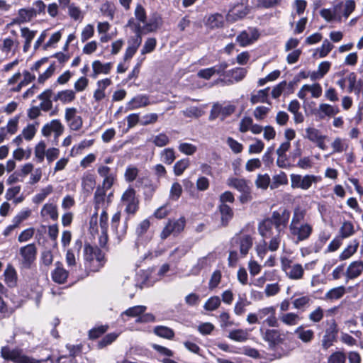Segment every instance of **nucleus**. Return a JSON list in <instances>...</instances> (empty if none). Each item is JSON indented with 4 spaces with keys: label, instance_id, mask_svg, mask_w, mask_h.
<instances>
[{
    "label": "nucleus",
    "instance_id": "nucleus-3",
    "mask_svg": "<svg viewBox=\"0 0 363 363\" xmlns=\"http://www.w3.org/2000/svg\"><path fill=\"white\" fill-rule=\"evenodd\" d=\"M327 328L321 340V345L324 350H328L337 340L338 327L334 319L327 320Z\"/></svg>",
    "mask_w": 363,
    "mask_h": 363
},
{
    "label": "nucleus",
    "instance_id": "nucleus-18",
    "mask_svg": "<svg viewBox=\"0 0 363 363\" xmlns=\"http://www.w3.org/2000/svg\"><path fill=\"white\" fill-rule=\"evenodd\" d=\"M259 37L258 30L255 28H249L248 30L242 31L236 38V41L242 47H245L252 44Z\"/></svg>",
    "mask_w": 363,
    "mask_h": 363
},
{
    "label": "nucleus",
    "instance_id": "nucleus-13",
    "mask_svg": "<svg viewBox=\"0 0 363 363\" xmlns=\"http://www.w3.org/2000/svg\"><path fill=\"white\" fill-rule=\"evenodd\" d=\"M235 107L233 105H227L223 106L219 104H216L212 106L209 119L211 121L215 120L219 116H221V119L223 120L226 117L230 116L235 112Z\"/></svg>",
    "mask_w": 363,
    "mask_h": 363
},
{
    "label": "nucleus",
    "instance_id": "nucleus-52",
    "mask_svg": "<svg viewBox=\"0 0 363 363\" xmlns=\"http://www.w3.org/2000/svg\"><path fill=\"white\" fill-rule=\"evenodd\" d=\"M246 73L247 71L245 68L237 67L228 71L226 76L233 78L235 82H239L245 77Z\"/></svg>",
    "mask_w": 363,
    "mask_h": 363
},
{
    "label": "nucleus",
    "instance_id": "nucleus-5",
    "mask_svg": "<svg viewBox=\"0 0 363 363\" xmlns=\"http://www.w3.org/2000/svg\"><path fill=\"white\" fill-rule=\"evenodd\" d=\"M121 203L125 206V211L128 214H135L138 209V199L135 196V191L128 188L121 196Z\"/></svg>",
    "mask_w": 363,
    "mask_h": 363
},
{
    "label": "nucleus",
    "instance_id": "nucleus-56",
    "mask_svg": "<svg viewBox=\"0 0 363 363\" xmlns=\"http://www.w3.org/2000/svg\"><path fill=\"white\" fill-rule=\"evenodd\" d=\"M270 177L267 174H258L255 181V184L258 188L267 189L270 184Z\"/></svg>",
    "mask_w": 363,
    "mask_h": 363
},
{
    "label": "nucleus",
    "instance_id": "nucleus-44",
    "mask_svg": "<svg viewBox=\"0 0 363 363\" xmlns=\"http://www.w3.org/2000/svg\"><path fill=\"white\" fill-rule=\"evenodd\" d=\"M154 333L159 337L171 340L174 336V333L172 329L166 326H156L154 328Z\"/></svg>",
    "mask_w": 363,
    "mask_h": 363
},
{
    "label": "nucleus",
    "instance_id": "nucleus-40",
    "mask_svg": "<svg viewBox=\"0 0 363 363\" xmlns=\"http://www.w3.org/2000/svg\"><path fill=\"white\" fill-rule=\"evenodd\" d=\"M279 319L282 323L288 326H294L298 324L301 318L294 313H283L280 315Z\"/></svg>",
    "mask_w": 363,
    "mask_h": 363
},
{
    "label": "nucleus",
    "instance_id": "nucleus-21",
    "mask_svg": "<svg viewBox=\"0 0 363 363\" xmlns=\"http://www.w3.org/2000/svg\"><path fill=\"white\" fill-rule=\"evenodd\" d=\"M274 225L269 218L264 219L259 223L258 230L260 235L264 239H269L276 234L274 229Z\"/></svg>",
    "mask_w": 363,
    "mask_h": 363
},
{
    "label": "nucleus",
    "instance_id": "nucleus-15",
    "mask_svg": "<svg viewBox=\"0 0 363 363\" xmlns=\"http://www.w3.org/2000/svg\"><path fill=\"white\" fill-rule=\"evenodd\" d=\"M126 26L129 27L135 34L129 40V45L138 49L142 43L143 28L133 18L128 20Z\"/></svg>",
    "mask_w": 363,
    "mask_h": 363
},
{
    "label": "nucleus",
    "instance_id": "nucleus-7",
    "mask_svg": "<svg viewBox=\"0 0 363 363\" xmlns=\"http://www.w3.org/2000/svg\"><path fill=\"white\" fill-rule=\"evenodd\" d=\"M1 355L5 359H9L16 363H39L34 359L23 355L21 351L18 350H11L7 347H2Z\"/></svg>",
    "mask_w": 363,
    "mask_h": 363
},
{
    "label": "nucleus",
    "instance_id": "nucleus-22",
    "mask_svg": "<svg viewBox=\"0 0 363 363\" xmlns=\"http://www.w3.org/2000/svg\"><path fill=\"white\" fill-rule=\"evenodd\" d=\"M52 91L50 89H45L38 96V99L41 101L40 107L43 111H49L52 108Z\"/></svg>",
    "mask_w": 363,
    "mask_h": 363
},
{
    "label": "nucleus",
    "instance_id": "nucleus-12",
    "mask_svg": "<svg viewBox=\"0 0 363 363\" xmlns=\"http://www.w3.org/2000/svg\"><path fill=\"white\" fill-rule=\"evenodd\" d=\"M245 0H242L240 3L234 5L226 15V20L228 22H235L239 19L244 18L249 13V8Z\"/></svg>",
    "mask_w": 363,
    "mask_h": 363
},
{
    "label": "nucleus",
    "instance_id": "nucleus-59",
    "mask_svg": "<svg viewBox=\"0 0 363 363\" xmlns=\"http://www.w3.org/2000/svg\"><path fill=\"white\" fill-rule=\"evenodd\" d=\"M311 300L307 296H301L300 298H296L293 301L294 307L296 309L303 310L304 308L308 307L310 306Z\"/></svg>",
    "mask_w": 363,
    "mask_h": 363
},
{
    "label": "nucleus",
    "instance_id": "nucleus-27",
    "mask_svg": "<svg viewBox=\"0 0 363 363\" xmlns=\"http://www.w3.org/2000/svg\"><path fill=\"white\" fill-rule=\"evenodd\" d=\"M112 69V63L107 62L105 64L101 63L99 60H95L92 62L93 73L91 74L93 78H96L100 74H107Z\"/></svg>",
    "mask_w": 363,
    "mask_h": 363
},
{
    "label": "nucleus",
    "instance_id": "nucleus-37",
    "mask_svg": "<svg viewBox=\"0 0 363 363\" xmlns=\"http://www.w3.org/2000/svg\"><path fill=\"white\" fill-rule=\"evenodd\" d=\"M147 310V307L145 306L138 305L133 307H130L125 311H123L121 316L123 318V315H126L130 318H137V319L143 314Z\"/></svg>",
    "mask_w": 363,
    "mask_h": 363
},
{
    "label": "nucleus",
    "instance_id": "nucleus-64",
    "mask_svg": "<svg viewBox=\"0 0 363 363\" xmlns=\"http://www.w3.org/2000/svg\"><path fill=\"white\" fill-rule=\"evenodd\" d=\"M333 48V45L329 42L328 40H325L323 42L321 47L317 49L316 52L319 55V57H325Z\"/></svg>",
    "mask_w": 363,
    "mask_h": 363
},
{
    "label": "nucleus",
    "instance_id": "nucleus-1",
    "mask_svg": "<svg viewBox=\"0 0 363 363\" xmlns=\"http://www.w3.org/2000/svg\"><path fill=\"white\" fill-rule=\"evenodd\" d=\"M306 214V211L300 208H296L294 211L289 231L297 242L307 240L313 232L312 225L305 220Z\"/></svg>",
    "mask_w": 363,
    "mask_h": 363
},
{
    "label": "nucleus",
    "instance_id": "nucleus-25",
    "mask_svg": "<svg viewBox=\"0 0 363 363\" xmlns=\"http://www.w3.org/2000/svg\"><path fill=\"white\" fill-rule=\"evenodd\" d=\"M18 17L13 18L10 25L21 24L29 22L34 18V11L30 9H21Z\"/></svg>",
    "mask_w": 363,
    "mask_h": 363
},
{
    "label": "nucleus",
    "instance_id": "nucleus-45",
    "mask_svg": "<svg viewBox=\"0 0 363 363\" xmlns=\"http://www.w3.org/2000/svg\"><path fill=\"white\" fill-rule=\"evenodd\" d=\"M82 185L85 191L90 193L94 189L96 185L94 176L91 174L84 175Z\"/></svg>",
    "mask_w": 363,
    "mask_h": 363
},
{
    "label": "nucleus",
    "instance_id": "nucleus-58",
    "mask_svg": "<svg viewBox=\"0 0 363 363\" xmlns=\"http://www.w3.org/2000/svg\"><path fill=\"white\" fill-rule=\"evenodd\" d=\"M189 159H182L177 161L174 166V172L175 175H181L184 172V170L189 167Z\"/></svg>",
    "mask_w": 363,
    "mask_h": 363
},
{
    "label": "nucleus",
    "instance_id": "nucleus-50",
    "mask_svg": "<svg viewBox=\"0 0 363 363\" xmlns=\"http://www.w3.org/2000/svg\"><path fill=\"white\" fill-rule=\"evenodd\" d=\"M221 301L218 296L210 297L203 306V308L208 311L216 310L220 306Z\"/></svg>",
    "mask_w": 363,
    "mask_h": 363
},
{
    "label": "nucleus",
    "instance_id": "nucleus-62",
    "mask_svg": "<svg viewBox=\"0 0 363 363\" xmlns=\"http://www.w3.org/2000/svg\"><path fill=\"white\" fill-rule=\"evenodd\" d=\"M313 159L309 157H300L296 164V167L301 169H309L313 167Z\"/></svg>",
    "mask_w": 363,
    "mask_h": 363
},
{
    "label": "nucleus",
    "instance_id": "nucleus-49",
    "mask_svg": "<svg viewBox=\"0 0 363 363\" xmlns=\"http://www.w3.org/2000/svg\"><path fill=\"white\" fill-rule=\"evenodd\" d=\"M269 241L267 242L268 250L271 252L277 251L281 242V233L276 232V234L269 238Z\"/></svg>",
    "mask_w": 363,
    "mask_h": 363
},
{
    "label": "nucleus",
    "instance_id": "nucleus-9",
    "mask_svg": "<svg viewBox=\"0 0 363 363\" xmlns=\"http://www.w3.org/2000/svg\"><path fill=\"white\" fill-rule=\"evenodd\" d=\"M84 258L86 262L90 263L96 262V264L94 267H98L102 265L101 262L104 259V255L98 247L86 244L84 249Z\"/></svg>",
    "mask_w": 363,
    "mask_h": 363
},
{
    "label": "nucleus",
    "instance_id": "nucleus-10",
    "mask_svg": "<svg viewBox=\"0 0 363 363\" xmlns=\"http://www.w3.org/2000/svg\"><path fill=\"white\" fill-rule=\"evenodd\" d=\"M290 217V212L286 209H282L277 211H274L270 218L275 230L277 233H281L282 230L286 227Z\"/></svg>",
    "mask_w": 363,
    "mask_h": 363
},
{
    "label": "nucleus",
    "instance_id": "nucleus-48",
    "mask_svg": "<svg viewBox=\"0 0 363 363\" xmlns=\"http://www.w3.org/2000/svg\"><path fill=\"white\" fill-rule=\"evenodd\" d=\"M228 337L234 341L244 342L247 340L248 333L242 329L233 330L230 332Z\"/></svg>",
    "mask_w": 363,
    "mask_h": 363
},
{
    "label": "nucleus",
    "instance_id": "nucleus-38",
    "mask_svg": "<svg viewBox=\"0 0 363 363\" xmlns=\"http://www.w3.org/2000/svg\"><path fill=\"white\" fill-rule=\"evenodd\" d=\"M346 293V289L343 286H337L330 289L325 294V299L326 300H337L341 298Z\"/></svg>",
    "mask_w": 363,
    "mask_h": 363
},
{
    "label": "nucleus",
    "instance_id": "nucleus-4",
    "mask_svg": "<svg viewBox=\"0 0 363 363\" xmlns=\"http://www.w3.org/2000/svg\"><path fill=\"white\" fill-rule=\"evenodd\" d=\"M253 241V238L250 235L240 234L233 238L232 245L235 247H238L240 256L245 257L252 248Z\"/></svg>",
    "mask_w": 363,
    "mask_h": 363
},
{
    "label": "nucleus",
    "instance_id": "nucleus-51",
    "mask_svg": "<svg viewBox=\"0 0 363 363\" xmlns=\"http://www.w3.org/2000/svg\"><path fill=\"white\" fill-rule=\"evenodd\" d=\"M19 43L14 41L10 38H5L3 40L2 45H0V50L4 53H9L12 50L13 48L17 49Z\"/></svg>",
    "mask_w": 363,
    "mask_h": 363
},
{
    "label": "nucleus",
    "instance_id": "nucleus-24",
    "mask_svg": "<svg viewBox=\"0 0 363 363\" xmlns=\"http://www.w3.org/2000/svg\"><path fill=\"white\" fill-rule=\"evenodd\" d=\"M150 104L149 97L147 95L139 94L133 97L128 104L130 110L138 109Z\"/></svg>",
    "mask_w": 363,
    "mask_h": 363
},
{
    "label": "nucleus",
    "instance_id": "nucleus-53",
    "mask_svg": "<svg viewBox=\"0 0 363 363\" xmlns=\"http://www.w3.org/2000/svg\"><path fill=\"white\" fill-rule=\"evenodd\" d=\"M156 146L162 147L169 143V138L165 133H160L152 136L150 140Z\"/></svg>",
    "mask_w": 363,
    "mask_h": 363
},
{
    "label": "nucleus",
    "instance_id": "nucleus-61",
    "mask_svg": "<svg viewBox=\"0 0 363 363\" xmlns=\"http://www.w3.org/2000/svg\"><path fill=\"white\" fill-rule=\"evenodd\" d=\"M320 131L315 128H308L306 129L305 138L308 139L313 143L318 141L321 137H323Z\"/></svg>",
    "mask_w": 363,
    "mask_h": 363
},
{
    "label": "nucleus",
    "instance_id": "nucleus-8",
    "mask_svg": "<svg viewBox=\"0 0 363 363\" xmlns=\"http://www.w3.org/2000/svg\"><path fill=\"white\" fill-rule=\"evenodd\" d=\"M259 320H263L262 323L269 327H278V320L276 317V308L267 306L257 311Z\"/></svg>",
    "mask_w": 363,
    "mask_h": 363
},
{
    "label": "nucleus",
    "instance_id": "nucleus-6",
    "mask_svg": "<svg viewBox=\"0 0 363 363\" xmlns=\"http://www.w3.org/2000/svg\"><path fill=\"white\" fill-rule=\"evenodd\" d=\"M185 223L186 221L184 218H180L177 220H169L162 230L160 234V238L162 240H164L171 234L177 235L184 230Z\"/></svg>",
    "mask_w": 363,
    "mask_h": 363
},
{
    "label": "nucleus",
    "instance_id": "nucleus-33",
    "mask_svg": "<svg viewBox=\"0 0 363 363\" xmlns=\"http://www.w3.org/2000/svg\"><path fill=\"white\" fill-rule=\"evenodd\" d=\"M286 274L289 279L293 280L301 279L303 277L304 268L301 264H293Z\"/></svg>",
    "mask_w": 363,
    "mask_h": 363
},
{
    "label": "nucleus",
    "instance_id": "nucleus-16",
    "mask_svg": "<svg viewBox=\"0 0 363 363\" xmlns=\"http://www.w3.org/2000/svg\"><path fill=\"white\" fill-rule=\"evenodd\" d=\"M259 331L262 339L267 342L271 347H274L284 341L278 330L264 329L261 327Z\"/></svg>",
    "mask_w": 363,
    "mask_h": 363
},
{
    "label": "nucleus",
    "instance_id": "nucleus-2",
    "mask_svg": "<svg viewBox=\"0 0 363 363\" xmlns=\"http://www.w3.org/2000/svg\"><path fill=\"white\" fill-rule=\"evenodd\" d=\"M291 186L293 189H301L308 190L313 183L319 182L320 178L315 175L306 174L302 176L301 174H291L290 175Z\"/></svg>",
    "mask_w": 363,
    "mask_h": 363
},
{
    "label": "nucleus",
    "instance_id": "nucleus-54",
    "mask_svg": "<svg viewBox=\"0 0 363 363\" xmlns=\"http://www.w3.org/2000/svg\"><path fill=\"white\" fill-rule=\"evenodd\" d=\"M340 235L342 238H347L354 233V226L350 221H345L342 223L340 230Z\"/></svg>",
    "mask_w": 363,
    "mask_h": 363
},
{
    "label": "nucleus",
    "instance_id": "nucleus-60",
    "mask_svg": "<svg viewBox=\"0 0 363 363\" xmlns=\"http://www.w3.org/2000/svg\"><path fill=\"white\" fill-rule=\"evenodd\" d=\"M138 172L139 170L136 167L133 165L128 166L124 174L125 179L128 182H133L138 177Z\"/></svg>",
    "mask_w": 363,
    "mask_h": 363
},
{
    "label": "nucleus",
    "instance_id": "nucleus-32",
    "mask_svg": "<svg viewBox=\"0 0 363 363\" xmlns=\"http://www.w3.org/2000/svg\"><path fill=\"white\" fill-rule=\"evenodd\" d=\"M205 23L211 29L221 28L224 23L223 16L218 13L211 14L207 18Z\"/></svg>",
    "mask_w": 363,
    "mask_h": 363
},
{
    "label": "nucleus",
    "instance_id": "nucleus-19",
    "mask_svg": "<svg viewBox=\"0 0 363 363\" xmlns=\"http://www.w3.org/2000/svg\"><path fill=\"white\" fill-rule=\"evenodd\" d=\"M64 130V126L61 122L57 119L52 120L50 123H46L42 128V134L44 136H49L53 132L55 135V138H58L62 134Z\"/></svg>",
    "mask_w": 363,
    "mask_h": 363
},
{
    "label": "nucleus",
    "instance_id": "nucleus-28",
    "mask_svg": "<svg viewBox=\"0 0 363 363\" xmlns=\"http://www.w3.org/2000/svg\"><path fill=\"white\" fill-rule=\"evenodd\" d=\"M56 267L52 273L53 281L58 284H63L67 279L68 272L65 269L60 262L55 264Z\"/></svg>",
    "mask_w": 363,
    "mask_h": 363
},
{
    "label": "nucleus",
    "instance_id": "nucleus-30",
    "mask_svg": "<svg viewBox=\"0 0 363 363\" xmlns=\"http://www.w3.org/2000/svg\"><path fill=\"white\" fill-rule=\"evenodd\" d=\"M40 215L45 218L56 220L58 218L57 207L53 203H45L41 209Z\"/></svg>",
    "mask_w": 363,
    "mask_h": 363
},
{
    "label": "nucleus",
    "instance_id": "nucleus-35",
    "mask_svg": "<svg viewBox=\"0 0 363 363\" xmlns=\"http://www.w3.org/2000/svg\"><path fill=\"white\" fill-rule=\"evenodd\" d=\"M74 99L75 93L74 91L70 89L59 91L53 98L55 101H60L63 104L70 103Z\"/></svg>",
    "mask_w": 363,
    "mask_h": 363
},
{
    "label": "nucleus",
    "instance_id": "nucleus-39",
    "mask_svg": "<svg viewBox=\"0 0 363 363\" xmlns=\"http://www.w3.org/2000/svg\"><path fill=\"white\" fill-rule=\"evenodd\" d=\"M219 210L221 215L222 224L225 226L233 217V209L227 204L221 203L219 206Z\"/></svg>",
    "mask_w": 363,
    "mask_h": 363
},
{
    "label": "nucleus",
    "instance_id": "nucleus-41",
    "mask_svg": "<svg viewBox=\"0 0 363 363\" xmlns=\"http://www.w3.org/2000/svg\"><path fill=\"white\" fill-rule=\"evenodd\" d=\"M340 5H336L333 10L324 9L320 11V16L327 21L330 22L333 20H340V16H337V11L340 9Z\"/></svg>",
    "mask_w": 363,
    "mask_h": 363
},
{
    "label": "nucleus",
    "instance_id": "nucleus-57",
    "mask_svg": "<svg viewBox=\"0 0 363 363\" xmlns=\"http://www.w3.org/2000/svg\"><path fill=\"white\" fill-rule=\"evenodd\" d=\"M303 89H307L308 91L311 92L312 97L319 98L322 94V87L320 84L315 83L313 84H304Z\"/></svg>",
    "mask_w": 363,
    "mask_h": 363
},
{
    "label": "nucleus",
    "instance_id": "nucleus-42",
    "mask_svg": "<svg viewBox=\"0 0 363 363\" xmlns=\"http://www.w3.org/2000/svg\"><path fill=\"white\" fill-rule=\"evenodd\" d=\"M287 184L288 177L286 174L284 172H280L278 174L273 176L270 188L274 189L278 188L281 185H286Z\"/></svg>",
    "mask_w": 363,
    "mask_h": 363
},
{
    "label": "nucleus",
    "instance_id": "nucleus-63",
    "mask_svg": "<svg viewBox=\"0 0 363 363\" xmlns=\"http://www.w3.org/2000/svg\"><path fill=\"white\" fill-rule=\"evenodd\" d=\"M345 361L346 355L341 351L333 352L328 359V363H345Z\"/></svg>",
    "mask_w": 363,
    "mask_h": 363
},
{
    "label": "nucleus",
    "instance_id": "nucleus-31",
    "mask_svg": "<svg viewBox=\"0 0 363 363\" xmlns=\"http://www.w3.org/2000/svg\"><path fill=\"white\" fill-rule=\"evenodd\" d=\"M294 333L297 337L304 343L311 342L314 338V332L312 330H305L303 325L298 326L295 330Z\"/></svg>",
    "mask_w": 363,
    "mask_h": 363
},
{
    "label": "nucleus",
    "instance_id": "nucleus-20",
    "mask_svg": "<svg viewBox=\"0 0 363 363\" xmlns=\"http://www.w3.org/2000/svg\"><path fill=\"white\" fill-rule=\"evenodd\" d=\"M339 108L328 104H320L315 111V115L320 119H324L326 116L333 117L339 113Z\"/></svg>",
    "mask_w": 363,
    "mask_h": 363
},
{
    "label": "nucleus",
    "instance_id": "nucleus-46",
    "mask_svg": "<svg viewBox=\"0 0 363 363\" xmlns=\"http://www.w3.org/2000/svg\"><path fill=\"white\" fill-rule=\"evenodd\" d=\"M135 18H133L137 23H139L140 25L141 23L143 26L145 24L147 21V15L146 11L144 7L141 4H138L134 11Z\"/></svg>",
    "mask_w": 363,
    "mask_h": 363
},
{
    "label": "nucleus",
    "instance_id": "nucleus-14",
    "mask_svg": "<svg viewBox=\"0 0 363 363\" xmlns=\"http://www.w3.org/2000/svg\"><path fill=\"white\" fill-rule=\"evenodd\" d=\"M126 26L129 27L135 34L129 40V45L138 49L142 43L143 28L133 18L128 20Z\"/></svg>",
    "mask_w": 363,
    "mask_h": 363
},
{
    "label": "nucleus",
    "instance_id": "nucleus-26",
    "mask_svg": "<svg viewBox=\"0 0 363 363\" xmlns=\"http://www.w3.org/2000/svg\"><path fill=\"white\" fill-rule=\"evenodd\" d=\"M363 272V262L354 261L350 264L346 271V276L349 279H354Z\"/></svg>",
    "mask_w": 363,
    "mask_h": 363
},
{
    "label": "nucleus",
    "instance_id": "nucleus-29",
    "mask_svg": "<svg viewBox=\"0 0 363 363\" xmlns=\"http://www.w3.org/2000/svg\"><path fill=\"white\" fill-rule=\"evenodd\" d=\"M162 23L161 16L157 13H154L149 19L148 22L146 21L145 24L142 27L143 30H145L147 32L156 31Z\"/></svg>",
    "mask_w": 363,
    "mask_h": 363
},
{
    "label": "nucleus",
    "instance_id": "nucleus-23",
    "mask_svg": "<svg viewBox=\"0 0 363 363\" xmlns=\"http://www.w3.org/2000/svg\"><path fill=\"white\" fill-rule=\"evenodd\" d=\"M226 184L228 186L234 188L241 193L250 192V186L244 179L230 177L227 179Z\"/></svg>",
    "mask_w": 363,
    "mask_h": 363
},
{
    "label": "nucleus",
    "instance_id": "nucleus-34",
    "mask_svg": "<svg viewBox=\"0 0 363 363\" xmlns=\"http://www.w3.org/2000/svg\"><path fill=\"white\" fill-rule=\"evenodd\" d=\"M269 88L267 87L264 89H261L257 91L256 93H253L251 94L250 102L252 104H258V103H267L270 104L268 101V92Z\"/></svg>",
    "mask_w": 363,
    "mask_h": 363
},
{
    "label": "nucleus",
    "instance_id": "nucleus-43",
    "mask_svg": "<svg viewBox=\"0 0 363 363\" xmlns=\"http://www.w3.org/2000/svg\"><path fill=\"white\" fill-rule=\"evenodd\" d=\"M106 199V190L101 186H98L94 194L95 208L97 210L101 207H104Z\"/></svg>",
    "mask_w": 363,
    "mask_h": 363
},
{
    "label": "nucleus",
    "instance_id": "nucleus-47",
    "mask_svg": "<svg viewBox=\"0 0 363 363\" xmlns=\"http://www.w3.org/2000/svg\"><path fill=\"white\" fill-rule=\"evenodd\" d=\"M175 158V152L173 148H165L160 152V160L166 164H171Z\"/></svg>",
    "mask_w": 363,
    "mask_h": 363
},
{
    "label": "nucleus",
    "instance_id": "nucleus-55",
    "mask_svg": "<svg viewBox=\"0 0 363 363\" xmlns=\"http://www.w3.org/2000/svg\"><path fill=\"white\" fill-rule=\"evenodd\" d=\"M333 152H342L347 149V144L344 139L336 138L331 144Z\"/></svg>",
    "mask_w": 363,
    "mask_h": 363
},
{
    "label": "nucleus",
    "instance_id": "nucleus-17",
    "mask_svg": "<svg viewBox=\"0 0 363 363\" xmlns=\"http://www.w3.org/2000/svg\"><path fill=\"white\" fill-rule=\"evenodd\" d=\"M77 108H67L65 109V119L69 127L73 130H78L82 126V119L81 116L77 115Z\"/></svg>",
    "mask_w": 363,
    "mask_h": 363
},
{
    "label": "nucleus",
    "instance_id": "nucleus-11",
    "mask_svg": "<svg viewBox=\"0 0 363 363\" xmlns=\"http://www.w3.org/2000/svg\"><path fill=\"white\" fill-rule=\"evenodd\" d=\"M19 253L22 257L21 264L24 268H30L35 261L37 248L35 244H28L20 248Z\"/></svg>",
    "mask_w": 363,
    "mask_h": 363
},
{
    "label": "nucleus",
    "instance_id": "nucleus-36",
    "mask_svg": "<svg viewBox=\"0 0 363 363\" xmlns=\"http://www.w3.org/2000/svg\"><path fill=\"white\" fill-rule=\"evenodd\" d=\"M359 241L354 240L347 245V247L341 252L339 256L340 260H346L352 257L357 250Z\"/></svg>",
    "mask_w": 363,
    "mask_h": 363
}]
</instances>
